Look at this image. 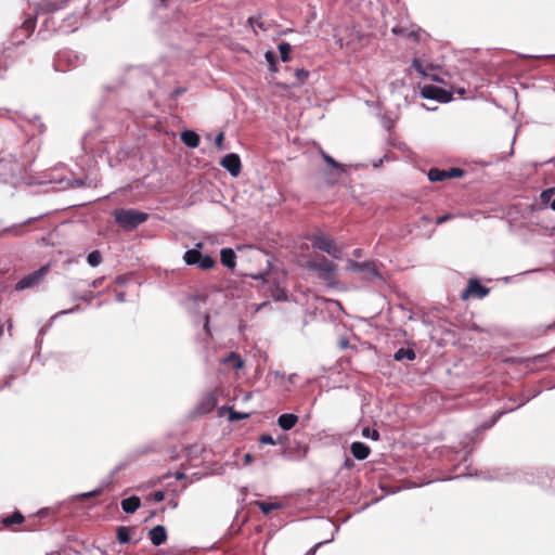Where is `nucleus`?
I'll use <instances>...</instances> for the list:
<instances>
[{"label":"nucleus","mask_w":555,"mask_h":555,"mask_svg":"<svg viewBox=\"0 0 555 555\" xmlns=\"http://www.w3.org/2000/svg\"><path fill=\"white\" fill-rule=\"evenodd\" d=\"M203 320H204V331L206 334L210 335V320H209V314L208 313H205L203 315Z\"/></svg>","instance_id":"56"},{"label":"nucleus","mask_w":555,"mask_h":555,"mask_svg":"<svg viewBox=\"0 0 555 555\" xmlns=\"http://www.w3.org/2000/svg\"><path fill=\"white\" fill-rule=\"evenodd\" d=\"M448 179L451 178H461L464 176V170L459 167H452L447 170Z\"/></svg>","instance_id":"47"},{"label":"nucleus","mask_w":555,"mask_h":555,"mask_svg":"<svg viewBox=\"0 0 555 555\" xmlns=\"http://www.w3.org/2000/svg\"><path fill=\"white\" fill-rule=\"evenodd\" d=\"M25 520L24 515L20 511H14L10 516H7L2 519V525L7 528L12 525H21Z\"/></svg>","instance_id":"25"},{"label":"nucleus","mask_w":555,"mask_h":555,"mask_svg":"<svg viewBox=\"0 0 555 555\" xmlns=\"http://www.w3.org/2000/svg\"><path fill=\"white\" fill-rule=\"evenodd\" d=\"M49 267L41 266L39 269L33 271L31 273L23 276L16 284V291H24L27 288H31L39 283L40 280L48 273Z\"/></svg>","instance_id":"7"},{"label":"nucleus","mask_w":555,"mask_h":555,"mask_svg":"<svg viewBox=\"0 0 555 555\" xmlns=\"http://www.w3.org/2000/svg\"><path fill=\"white\" fill-rule=\"evenodd\" d=\"M87 262L91 267H98L102 262V255L99 250H93L88 254Z\"/></svg>","instance_id":"35"},{"label":"nucleus","mask_w":555,"mask_h":555,"mask_svg":"<svg viewBox=\"0 0 555 555\" xmlns=\"http://www.w3.org/2000/svg\"><path fill=\"white\" fill-rule=\"evenodd\" d=\"M330 256H332L334 259H340L341 258V250L339 247L333 243V245L330 247L328 251L326 253Z\"/></svg>","instance_id":"48"},{"label":"nucleus","mask_w":555,"mask_h":555,"mask_svg":"<svg viewBox=\"0 0 555 555\" xmlns=\"http://www.w3.org/2000/svg\"><path fill=\"white\" fill-rule=\"evenodd\" d=\"M412 67L422 76L426 77L427 76V72L425 69V67L423 66V63L420 59L417 57H414L412 60Z\"/></svg>","instance_id":"43"},{"label":"nucleus","mask_w":555,"mask_h":555,"mask_svg":"<svg viewBox=\"0 0 555 555\" xmlns=\"http://www.w3.org/2000/svg\"><path fill=\"white\" fill-rule=\"evenodd\" d=\"M114 477H111V474H109L105 479H103L101 481V485L99 487H103V490H104L105 488H107L112 483V479Z\"/></svg>","instance_id":"60"},{"label":"nucleus","mask_w":555,"mask_h":555,"mask_svg":"<svg viewBox=\"0 0 555 555\" xmlns=\"http://www.w3.org/2000/svg\"><path fill=\"white\" fill-rule=\"evenodd\" d=\"M147 537L154 546H160L167 540V530L163 525H156L149 530Z\"/></svg>","instance_id":"12"},{"label":"nucleus","mask_w":555,"mask_h":555,"mask_svg":"<svg viewBox=\"0 0 555 555\" xmlns=\"http://www.w3.org/2000/svg\"><path fill=\"white\" fill-rule=\"evenodd\" d=\"M385 159H386V156H384V157H382V158H378V159H376V160H373V162H372V166H373V168H374V169H378V168L384 164Z\"/></svg>","instance_id":"62"},{"label":"nucleus","mask_w":555,"mask_h":555,"mask_svg":"<svg viewBox=\"0 0 555 555\" xmlns=\"http://www.w3.org/2000/svg\"><path fill=\"white\" fill-rule=\"evenodd\" d=\"M427 177L431 182H440L448 179L447 170L430 168L427 172Z\"/></svg>","instance_id":"28"},{"label":"nucleus","mask_w":555,"mask_h":555,"mask_svg":"<svg viewBox=\"0 0 555 555\" xmlns=\"http://www.w3.org/2000/svg\"><path fill=\"white\" fill-rule=\"evenodd\" d=\"M416 359V352L413 348H399L395 354L393 360L402 362L404 360L414 361Z\"/></svg>","instance_id":"22"},{"label":"nucleus","mask_w":555,"mask_h":555,"mask_svg":"<svg viewBox=\"0 0 555 555\" xmlns=\"http://www.w3.org/2000/svg\"><path fill=\"white\" fill-rule=\"evenodd\" d=\"M69 185H70L72 188L91 186V185H92V181H91V180H88V178H86V179H82V178H75V179H73V181L69 183Z\"/></svg>","instance_id":"42"},{"label":"nucleus","mask_w":555,"mask_h":555,"mask_svg":"<svg viewBox=\"0 0 555 555\" xmlns=\"http://www.w3.org/2000/svg\"><path fill=\"white\" fill-rule=\"evenodd\" d=\"M104 281V278H98V279H94L90 282H87V281H82L83 283H86V285L89 287V288H98L102 285Z\"/></svg>","instance_id":"50"},{"label":"nucleus","mask_w":555,"mask_h":555,"mask_svg":"<svg viewBox=\"0 0 555 555\" xmlns=\"http://www.w3.org/2000/svg\"><path fill=\"white\" fill-rule=\"evenodd\" d=\"M44 216V214L42 215H39L37 217H31V218H28L26 220H24L23 222L21 223H16V224H12L10 227H7V228H3L1 231H0V235H11V236H21L24 234V232L22 231V228L24 225H27V224H31L33 222L41 219L42 217Z\"/></svg>","instance_id":"11"},{"label":"nucleus","mask_w":555,"mask_h":555,"mask_svg":"<svg viewBox=\"0 0 555 555\" xmlns=\"http://www.w3.org/2000/svg\"><path fill=\"white\" fill-rule=\"evenodd\" d=\"M259 442L261 444H271V446L275 444V441H274L273 437L270 434H262V435H260Z\"/></svg>","instance_id":"49"},{"label":"nucleus","mask_w":555,"mask_h":555,"mask_svg":"<svg viewBox=\"0 0 555 555\" xmlns=\"http://www.w3.org/2000/svg\"><path fill=\"white\" fill-rule=\"evenodd\" d=\"M391 31L395 35H401V36H405V37H406V34L409 33L408 29L400 27V26L392 27Z\"/></svg>","instance_id":"58"},{"label":"nucleus","mask_w":555,"mask_h":555,"mask_svg":"<svg viewBox=\"0 0 555 555\" xmlns=\"http://www.w3.org/2000/svg\"><path fill=\"white\" fill-rule=\"evenodd\" d=\"M115 299L117 302H125L126 301V294L124 292H117L115 294Z\"/></svg>","instance_id":"63"},{"label":"nucleus","mask_w":555,"mask_h":555,"mask_svg":"<svg viewBox=\"0 0 555 555\" xmlns=\"http://www.w3.org/2000/svg\"><path fill=\"white\" fill-rule=\"evenodd\" d=\"M326 524H327V525H330V526H333V527H334V533H333V535H332V538H331V539L323 540V541H321V542L317 543V544L311 548V552H313V553H315V551H317L321 545L333 542V541H334V535H335V533H337V532L339 531V526L335 525V524H334V522H332L331 520H327V521H326Z\"/></svg>","instance_id":"40"},{"label":"nucleus","mask_w":555,"mask_h":555,"mask_svg":"<svg viewBox=\"0 0 555 555\" xmlns=\"http://www.w3.org/2000/svg\"><path fill=\"white\" fill-rule=\"evenodd\" d=\"M120 506L126 514H133L140 508L141 500L138 495H131L126 499H122L120 502Z\"/></svg>","instance_id":"19"},{"label":"nucleus","mask_w":555,"mask_h":555,"mask_svg":"<svg viewBox=\"0 0 555 555\" xmlns=\"http://www.w3.org/2000/svg\"><path fill=\"white\" fill-rule=\"evenodd\" d=\"M554 194H555V188H548V189L544 190L541 193V202L543 204H548L550 202H552L551 199Z\"/></svg>","instance_id":"44"},{"label":"nucleus","mask_w":555,"mask_h":555,"mask_svg":"<svg viewBox=\"0 0 555 555\" xmlns=\"http://www.w3.org/2000/svg\"><path fill=\"white\" fill-rule=\"evenodd\" d=\"M298 422V416L294 413H283L278 417V425L281 429L288 431L295 427Z\"/></svg>","instance_id":"18"},{"label":"nucleus","mask_w":555,"mask_h":555,"mask_svg":"<svg viewBox=\"0 0 555 555\" xmlns=\"http://www.w3.org/2000/svg\"><path fill=\"white\" fill-rule=\"evenodd\" d=\"M406 37L412 38L415 42L420 41L418 31L409 30V33L406 34Z\"/></svg>","instance_id":"61"},{"label":"nucleus","mask_w":555,"mask_h":555,"mask_svg":"<svg viewBox=\"0 0 555 555\" xmlns=\"http://www.w3.org/2000/svg\"><path fill=\"white\" fill-rule=\"evenodd\" d=\"M421 96L439 103H449L452 100V93L449 90L435 85L423 86L421 88Z\"/></svg>","instance_id":"6"},{"label":"nucleus","mask_w":555,"mask_h":555,"mask_svg":"<svg viewBox=\"0 0 555 555\" xmlns=\"http://www.w3.org/2000/svg\"><path fill=\"white\" fill-rule=\"evenodd\" d=\"M349 269L352 272L363 273L364 279L367 281H372L374 279L379 280L382 282L384 281L383 275L379 272V270L377 269L374 261L359 262V261L350 260Z\"/></svg>","instance_id":"4"},{"label":"nucleus","mask_w":555,"mask_h":555,"mask_svg":"<svg viewBox=\"0 0 555 555\" xmlns=\"http://www.w3.org/2000/svg\"><path fill=\"white\" fill-rule=\"evenodd\" d=\"M223 140H224V134L223 132H220L216 135L215 138V145L219 149V150H223Z\"/></svg>","instance_id":"54"},{"label":"nucleus","mask_w":555,"mask_h":555,"mask_svg":"<svg viewBox=\"0 0 555 555\" xmlns=\"http://www.w3.org/2000/svg\"><path fill=\"white\" fill-rule=\"evenodd\" d=\"M539 392L540 391H537L531 397H528V398L524 397L522 395L519 396L518 398L511 397V398H508V401L517 403L516 408L518 409V408L525 405L527 402H529L531 398L537 397L539 395Z\"/></svg>","instance_id":"41"},{"label":"nucleus","mask_w":555,"mask_h":555,"mask_svg":"<svg viewBox=\"0 0 555 555\" xmlns=\"http://www.w3.org/2000/svg\"><path fill=\"white\" fill-rule=\"evenodd\" d=\"M70 0H43L40 4V11L43 14H52L65 9Z\"/></svg>","instance_id":"14"},{"label":"nucleus","mask_w":555,"mask_h":555,"mask_svg":"<svg viewBox=\"0 0 555 555\" xmlns=\"http://www.w3.org/2000/svg\"><path fill=\"white\" fill-rule=\"evenodd\" d=\"M36 17L29 16L26 18L20 29L16 30V36L23 35L24 38H29L36 28Z\"/></svg>","instance_id":"21"},{"label":"nucleus","mask_w":555,"mask_h":555,"mask_svg":"<svg viewBox=\"0 0 555 555\" xmlns=\"http://www.w3.org/2000/svg\"><path fill=\"white\" fill-rule=\"evenodd\" d=\"M116 223L125 230H134L149 219V214L134 208H117L112 212Z\"/></svg>","instance_id":"2"},{"label":"nucleus","mask_w":555,"mask_h":555,"mask_svg":"<svg viewBox=\"0 0 555 555\" xmlns=\"http://www.w3.org/2000/svg\"><path fill=\"white\" fill-rule=\"evenodd\" d=\"M513 409H509V410H499L496 411V413L491 416L490 420L488 421H485L483 423H481L477 428H476V431H480V430H486V429H489L491 428L499 420L501 416H503L504 414L506 413H509L512 412Z\"/></svg>","instance_id":"23"},{"label":"nucleus","mask_w":555,"mask_h":555,"mask_svg":"<svg viewBox=\"0 0 555 555\" xmlns=\"http://www.w3.org/2000/svg\"><path fill=\"white\" fill-rule=\"evenodd\" d=\"M490 288L480 283L476 278L468 281L466 288L462 292V299H467L469 296L482 299L488 296Z\"/></svg>","instance_id":"8"},{"label":"nucleus","mask_w":555,"mask_h":555,"mask_svg":"<svg viewBox=\"0 0 555 555\" xmlns=\"http://www.w3.org/2000/svg\"><path fill=\"white\" fill-rule=\"evenodd\" d=\"M152 500L157 503L163 502L165 500V492L162 490L155 491L152 495Z\"/></svg>","instance_id":"53"},{"label":"nucleus","mask_w":555,"mask_h":555,"mask_svg":"<svg viewBox=\"0 0 555 555\" xmlns=\"http://www.w3.org/2000/svg\"><path fill=\"white\" fill-rule=\"evenodd\" d=\"M127 466V463L126 462H120L118 463L114 469L109 473L111 474V477H114L118 472L122 470L124 468H126Z\"/></svg>","instance_id":"57"},{"label":"nucleus","mask_w":555,"mask_h":555,"mask_svg":"<svg viewBox=\"0 0 555 555\" xmlns=\"http://www.w3.org/2000/svg\"><path fill=\"white\" fill-rule=\"evenodd\" d=\"M72 55H73L76 60H78V55H76V54L74 55V54H73V52H62V53H60V54H59V56H57V57H59V61H60V62H64V61H67V60L69 61V60H70V57H72Z\"/></svg>","instance_id":"55"},{"label":"nucleus","mask_w":555,"mask_h":555,"mask_svg":"<svg viewBox=\"0 0 555 555\" xmlns=\"http://www.w3.org/2000/svg\"><path fill=\"white\" fill-rule=\"evenodd\" d=\"M217 402V397L212 392H207L197 404L196 412L198 414H208L215 409Z\"/></svg>","instance_id":"13"},{"label":"nucleus","mask_w":555,"mask_h":555,"mask_svg":"<svg viewBox=\"0 0 555 555\" xmlns=\"http://www.w3.org/2000/svg\"><path fill=\"white\" fill-rule=\"evenodd\" d=\"M203 242H196L194 246L188 249L183 255V261L188 266H194L202 270H210L216 266V260L208 254H203Z\"/></svg>","instance_id":"3"},{"label":"nucleus","mask_w":555,"mask_h":555,"mask_svg":"<svg viewBox=\"0 0 555 555\" xmlns=\"http://www.w3.org/2000/svg\"><path fill=\"white\" fill-rule=\"evenodd\" d=\"M31 122L34 124V126H36L38 128V130L40 132H44L46 131V126L40 121V117L35 115L31 119Z\"/></svg>","instance_id":"51"},{"label":"nucleus","mask_w":555,"mask_h":555,"mask_svg":"<svg viewBox=\"0 0 555 555\" xmlns=\"http://www.w3.org/2000/svg\"><path fill=\"white\" fill-rule=\"evenodd\" d=\"M220 262L230 271H234L236 267V254L232 248H222L220 250Z\"/></svg>","instance_id":"15"},{"label":"nucleus","mask_w":555,"mask_h":555,"mask_svg":"<svg viewBox=\"0 0 555 555\" xmlns=\"http://www.w3.org/2000/svg\"><path fill=\"white\" fill-rule=\"evenodd\" d=\"M278 50L282 62L286 63L291 61L292 46L288 42H280L278 46Z\"/></svg>","instance_id":"29"},{"label":"nucleus","mask_w":555,"mask_h":555,"mask_svg":"<svg viewBox=\"0 0 555 555\" xmlns=\"http://www.w3.org/2000/svg\"><path fill=\"white\" fill-rule=\"evenodd\" d=\"M223 362L227 363V364H230L231 366H233L235 370H241L244 367V360L242 359V357L234 352V351H231L229 353V356L227 358L223 359Z\"/></svg>","instance_id":"26"},{"label":"nucleus","mask_w":555,"mask_h":555,"mask_svg":"<svg viewBox=\"0 0 555 555\" xmlns=\"http://www.w3.org/2000/svg\"><path fill=\"white\" fill-rule=\"evenodd\" d=\"M264 59L269 65V69L271 72H276L278 70V64H276V55L273 51H267L264 53Z\"/></svg>","instance_id":"38"},{"label":"nucleus","mask_w":555,"mask_h":555,"mask_svg":"<svg viewBox=\"0 0 555 555\" xmlns=\"http://www.w3.org/2000/svg\"><path fill=\"white\" fill-rule=\"evenodd\" d=\"M271 297L275 301H286L287 298H288L286 291L283 287L279 286V285H274L271 288Z\"/></svg>","instance_id":"31"},{"label":"nucleus","mask_w":555,"mask_h":555,"mask_svg":"<svg viewBox=\"0 0 555 555\" xmlns=\"http://www.w3.org/2000/svg\"><path fill=\"white\" fill-rule=\"evenodd\" d=\"M309 72L305 68L296 69L295 77L297 81L293 83V87H299L306 82V80L309 78Z\"/></svg>","instance_id":"33"},{"label":"nucleus","mask_w":555,"mask_h":555,"mask_svg":"<svg viewBox=\"0 0 555 555\" xmlns=\"http://www.w3.org/2000/svg\"><path fill=\"white\" fill-rule=\"evenodd\" d=\"M253 461H254V456H253V454H250V453H246V454H244V456H243V462H244V464H245V465H249V464H251V463H253Z\"/></svg>","instance_id":"64"},{"label":"nucleus","mask_w":555,"mask_h":555,"mask_svg":"<svg viewBox=\"0 0 555 555\" xmlns=\"http://www.w3.org/2000/svg\"><path fill=\"white\" fill-rule=\"evenodd\" d=\"M307 268L311 271L318 272L321 280L328 281L336 271L337 266L323 256L320 261L309 260L307 262Z\"/></svg>","instance_id":"5"},{"label":"nucleus","mask_w":555,"mask_h":555,"mask_svg":"<svg viewBox=\"0 0 555 555\" xmlns=\"http://www.w3.org/2000/svg\"><path fill=\"white\" fill-rule=\"evenodd\" d=\"M220 165L232 176L237 177L242 170L241 158L235 153H229L222 157Z\"/></svg>","instance_id":"9"},{"label":"nucleus","mask_w":555,"mask_h":555,"mask_svg":"<svg viewBox=\"0 0 555 555\" xmlns=\"http://www.w3.org/2000/svg\"><path fill=\"white\" fill-rule=\"evenodd\" d=\"M462 444H463L462 449L464 450V455H463V459H462L460 465H464V468L468 469V467H469L468 455L474 450V443H472V442H463Z\"/></svg>","instance_id":"32"},{"label":"nucleus","mask_w":555,"mask_h":555,"mask_svg":"<svg viewBox=\"0 0 555 555\" xmlns=\"http://www.w3.org/2000/svg\"><path fill=\"white\" fill-rule=\"evenodd\" d=\"M238 251H243L244 249H248L251 251V257L257 259L258 257H262L264 256L263 251L258 249V248H254L251 246H240L238 248ZM267 259H266V262H267V269L261 272V273H257V274H248L251 279L254 280H263V276L266 274H268V272L270 271V269L272 268V260H271V257L269 255H266Z\"/></svg>","instance_id":"10"},{"label":"nucleus","mask_w":555,"mask_h":555,"mask_svg":"<svg viewBox=\"0 0 555 555\" xmlns=\"http://www.w3.org/2000/svg\"><path fill=\"white\" fill-rule=\"evenodd\" d=\"M353 466H354L353 460L347 456L343 463V468L351 469Z\"/></svg>","instance_id":"59"},{"label":"nucleus","mask_w":555,"mask_h":555,"mask_svg":"<svg viewBox=\"0 0 555 555\" xmlns=\"http://www.w3.org/2000/svg\"><path fill=\"white\" fill-rule=\"evenodd\" d=\"M321 156L323 158V160L328 165L331 166L332 168H334L335 170L339 171L340 173H344L347 171V166L344 165V164H340L339 162H337L335 158H333L331 155H328L327 153H325L324 151H321Z\"/></svg>","instance_id":"27"},{"label":"nucleus","mask_w":555,"mask_h":555,"mask_svg":"<svg viewBox=\"0 0 555 555\" xmlns=\"http://www.w3.org/2000/svg\"><path fill=\"white\" fill-rule=\"evenodd\" d=\"M257 505L264 515H269L272 511L280 507L279 503H267L264 501H258Z\"/></svg>","instance_id":"34"},{"label":"nucleus","mask_w":555,"mask_h":555,"mask_svg":"<svg viewBox=\"0 0 555 555\" xmlns=\"http://www.w3.org/2000/svg\"><path fill=\"white\" fill-rule=\"evenodd\" d=\"M452 218H454V215H453V214H446V215H442V216H440V217H438V218L436 219V224H437V225H440V224H442V223H444V222H447V221L451 220Z\"/></svg>","instance_id":"52"},{"label":"nucleus","mask_w":555,"mask_h":555,"mask_svg":"<svg viewBox=\"0 0 555 555\" xmlns=\"http://www.w3.org/2000/svg\"><path fill=\"white\" fill-rule=\"evenodd\" d=\"M25 171L26 163L22 156L0 152V183L15 188L24 180Z\"/></svg>","instance_id":"1"},{"label":"nucleus","mask_w":555,"mask_h":555,"mask_svg":"<svg viewBox=\"0 0 555 555\" xmlns=\"http://www.w3.org/2000/svg\"><path fill=\"white\" fill-rule=\"evenodd\" d=\"M228 409H229V421L230 422L246 420L249 416L248 413L238 412V411L233 410L232 408H228Z\"/></svg>","instance_id":"39"},{"label":"nucleus","mask_w":555,"mask_h":555,"mask_svg":"<svg viewBox=\"0 0 555 555\" xmlns=\"http://www.w3.org/2000/svg\"><path fill=\"white\" fill-rule=\"evenodd\" d=\"M350 451L356 460L363 461L370 455L371 449L364 442L354 441L350 446Z\"/></svg>","instance_id":"16"},{"label":"nucleus","mask_w":555,"mask_h":555,"mask_svg":"<svg viewBox=\"0 0 555 555\" xmlns=\"http://www.w3.org/2000/svg\"><path fill=\"white\" fill-rule=\"evenodd\" d=\"M361 435L364 438L372 439L374 441H377L380 438L379 431L377 429L370 428V427H363Z\"/></svg>","instance_id":"37"},{"label":"nucleus","mask_w":555,"mask_h":555,"mask_svg":"<svg viewBox=\"0 0 555 555\" xmlns=\"http://www.w3.org/2000/svg\"><path fill=\"white\" fill-rule=\"evenodd\" d=\"M95 296L96 295L91 289H87L83 293H79L76 289L70 291V298L73 301L91 302Z\"/></svg>","instance_id":"24"},{"label":"nucleus","mask_w":555,"mask_h":555,"mask_svg":"<svg viewBox=\"0 0 555 555\" xmlns=\"http://www.w3.org/2000/svg\"><path fill=\"white\" fill-rule=\"evenodd\" d=\"M185 451H186V454L189 457H197L202 453L203 449L196 444H193V446H188L185 448Z\"/></svg>","instance_id":"46"},{"label":"nucleus","mask_w":555,"mask_h":555,"mask_svg":"<svg viewBox=\"0 0 555 555\" xmlns=\"http://www.w3.org/2000/svg\"><path fill=\"white\" fill-rule=\"evenodd\" d=\"M79 311H81V307L79 305H76V306H74L73 308H69V309L61 310V311H59L57 313H55L54 315H52L50 318V324L53 323L61 315L73 314V313H76V312H79Z\"/></svg>","instance_id":"36"},{"label":"nucleus","mask_w":555,"mask_h":555,"mask_svg":"<svg viewBox=\"0 0 555 555\" xmlns=\"http://www.w3.org/2000/svg\"><path fill=\"white\" fill-rule=\"evenodd\" d=\"M180 139L188 147L195 149L199 144V135L193 130H184L180 134Z\"/></svg>","instance_id":"20"},{"label":"nucleus","mask_w":555,"mask_h":555,"mask_svg":"<svg viewBox=\"0 0 555 555\" xmlns=\"http://www.w3.org/2000/svg\"><path fill=\"white\" fill-rule=\"evenodd\" d=\"M131 539V529L126 526H119L117 528V540L120 544L129 543Z\"/></svg>","instance_id":"30"},{"label":"nucleus","mask_w":555,"mask_h":555,"mask_svg":"<svg viewBox=\"0 0 555 555\" xmlns=\"http://www.w3.org/2000/svg\"><path fill=\"white\" fill-rule=\"evenodd\" d=\"M102 492H103V487H98L89 492L80 493L78 495V498H80V499L95 498V496H99L100 494H102Z\"/></svg>","instance_id":"45"},{"label":"nucleus","mask_w":555,"mask_h":555,"mask_svg":"<svg viewBox=\"0 0 555 555\" xmlns=\"http://www.w3.org/2000/svg\"><path fill=\"white\" fill-rule=\"evenodd\" d=\"M310 242L313 248L321 251L327 253L334 241L331 237H326L322 234L313 235L310 237Z\"/></svg>","instance_id":"17"}]
</instances>
